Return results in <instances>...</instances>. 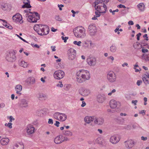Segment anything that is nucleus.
<instances>
[{
    "label": "nucleus",
    "mask_w": 149,
    "mask_h": 149,
    "mask_svg": "<svg viewBox=\"0 0 149 149\" xmlns=\"http://www.w3.org/2000/svg\"><path fill=\"white\" fill-rule=\"evenodd\" d=\"M46 33H42L40 31L38 30L37 31L38 33V35H40V36H43V35H47L49 33V28H47L46 29Z\"/></svg>",
    "instance_id": "nucleus-27"
},
{
    "label": "nucleus",
    "mask_w": 149,
    "mask_h": 149,
    "mask_svg": "<svg viewBox=\"0 0 149 149\" xmlns=\"http://www.w3.org/2000/svg\"><path fill=\"white\" fill-rule=\"evenodd\" d=\"M146 74H144V76L146 77L149 78V73H148L147 72H146Z\"/></svg>",
    "instance_id": "nucleus-64"
},
{
    "label": "nucleus",
    "mask_w": 149,
    "mask_h": 149,
    "mask_svg": "<svg viewBox=\"0 0 149 149\" xmlns=\"http://www.w3.org/2000/svg\"><path fill=\"white\" fill-rule=\"evenodd\" d=\"M140 43L138 42H136L134 43L133 45V47L135 49H140L139 45Z\"/></svg>",
    "instance_id": "nucleus-33"
},
{
    "label": "nucleus",
    "mask_w": 149,
    "mask_h": 149,
    "mask_svg": "<svg viewBox=\"0 0 149 149\" xmlns=\"http://www.w3.org/2000/svg\"><path fill=\"white\" fill-rule=\"evenodd\" d=\"M63 136L61 135H59L56 136L54 139V141L56 144H59L63 142L62 139Z\"/></svg>",
    "instance_id": "nucleus-19"
},
{
    "label": "nucleus",
    "mask_w": 149,
    "mask_h": 149,
    "mask_svg": "<svg viewBox=\"0 0 149 149\" xmlns=\"http://www.w3.org/2000/svg\"><path fill=\"white\" fill-rule=\"evenodd\" d=\"M59 124L60 123L59 122L56 121V123L54 124V125L57 127H58L59 126Z\"/></svg>",
    "instance_id": "nucleus-60"
},
{
    "label": "nucleus",
    "mask_w": 149,
    "mask_h": 149,
    "mask_svg": "<svg viewBox=\"0 0 149 149\" xmlns=\"http://www.w3.org/2000/svg\"><path fill=\"white\" fill-rule=\"evenodd\" d=\"M39 20L38 18H37L34 15H33V23H35L37 22V20Z\"/></svg>",
    "instance_id": "nucleus-45"
},
{
    "label": "nucleus",
    "mask_w": 149,
    "mask_h": 149,
    "mask_svg": "<svg viewBox=\"0 0 149 149\" xmlns=\"http://www.w3.org/2000/svg\"><path fill=\"white\" fill-rule=\"evenodd\" d=\"M37 26H39V29L42 33H46V32H45V31H46V29L47 28H49V27L46 25L40 24V26L38 25Z\"/></svg>",
    "instance_id": "nucleus-21"
},
{
    "label": "nucleus",
    "mask_w": 149,
    "mask_h": 149,
    "mask_svg": "<svg viewBox=\"0 0 149 149\" xmlns=\"http://www.w3.org/2000/svg\"><path fill=\"white\" fill-rule=\"evenodd\" d=\"M94 8L95 10L99 13H105L107 11V6L105 4L103 5V6L101 5L96 6Z\"/></svg>",
    "instance_id": "nucleus-3"
},
{
    "label": "nucleus",
    "mask_w": 149,
    "mask_h": 149,
    "mask_svg": "<svg viewBox=\"0 0 149 149\" xmlns=\"http://www.w3.org/2000/svg\"><path fill=\"white\" fill-rule=\"evenodd\" d=\"M6 60L10 62H14L16 59V57L12 52H10L6 57Z\"/></svg>",
    "instance_id": "nucleus-8"
},
{
    "label": "nucleus",
    "mask_w": 149,
    "mask_h": 149,
    "mask_svg": "<svg viewBox=\"0 0 149 149\" xmlns=\"http://www.w3.org/2000/svg\"><path fill=\"white\" fill-rule=\"evenodd\" d=\"M68 54L69 60H72L76 57V51L73 49L71 48L68 50Z\"/></svg>",
    "instance_id": "nucleus-4"
},
{
    "label": "nucleus",
    "mask_w": 149,
    "mask_h": 149,
    "mask_svg": "<svg viewBox=\"0 0 149 149\" xmlns=\"http://www.w3.org/2000/svg\"><path fill=\"white\" fill-rule=\"evenodd\" d=\"M35 128L33 126L31 125H27V132L28 134L33 133L34 131Z\"/></svg>",
    "instance_id": "nucleus-18"
},
{
    "label": "nucleus",
    "mask_w": 149,
    "mask_h": 149,
    "mask_svg": "<svg viewBox=\"0 0 149 149\" xmlns=\"http://www.w3.org/2000/svg\"><path fill=\"white\" fill-rule=\"evenodd\" d=\"M141 139L142 140H143L144 141H146L147 139V137H144L143 136H142L141 137Z\"/></svg>",
    "instance_id": "nucleus-62"
},
{
    "label": "nucleus",
    "mask_w": 149,
    "mask_h": 149,
    "mask_svg": "<svg viewBox=\"0 0 149 149\" xmlns=\"http://www.w3.org/2000/svg\"><path fill=\"white\" fill-rule=\"evenodd\" d=\"M48 123L49 124H53V121L52 119L49 118V119Z\"/></svg>",
    "instance_id": "nucleus-54"
},
{
    "label": "nucleus",
    "mask_w": 149,
    "mask_h": 149,
    "mask_svg": "<svg viewBox=\"0 0 149 149\" xmlns=\"http://www.w3.org/2000/svg\"><path fill=\"white\" fill-rule=\"evenodd\" d=\"M94 116L89 117L87 116L84 118L85 122L87 123H89L92 121H94Z\"/></svg>",
    "instance_id": "nucleus-22"
},
{
    "label": "nucleus",
    "mask_w": 149,
    "mask_h": 149,
    "mask_svg": "<svg viewBox=\"0 0 149 149\" xmlns=\"http://www.w3.org/2000/svg\"><path fill=\"white\" fill-rule=\"evenodd\" d=\"M88 31L91 36H94L97 31L96 28L94 24H90L88 26Z\"/></svg>",
    "instance_id": "nucleus-2"
},
{
    "label": "nucleus",
    "mask_w": 149,
    "mask_h": 149,
    "mask_svg": "<svg viewBox=\"0 0 149 149\" xmlns=\"http://www.w3.org/2000/svg\"><path fill=\"white\" fill-rule=\"evenodd\" d=\"M31 45H32V46L33 47H36V48H39L40 47L39 45L37 44H34L31 43Z\"/></svg>",
    "instance_id": "nucleus-50"
},
{
    "label": "nucleus",
    "mask_w": 149,
    "mask_h": 149,
    "mask_svg": "<svg viewBox=\"0 0 149 149\" xmlns=\"http://www.w3.org/2000/svg\"><path fill=\"white\" fill-rule=\"evenodd\" d=\"M60 115V113L56 112L54 115V117L56 119L58 120V116Z\"/></svg>",
    "instance_id": "nucleus-40"
},
{
    "label": "nucleus",
    "mask_w": 149,
    "mask_h": 149,
    "mask_svg": "<svg viewBox=\"0 0 149 149\" xmlns=\"http://www.w3.org/2000/svg\"><path fill=\"white\" fill-rule=\"evenodd\" d=\"M146 111L145 110H142L139 112V113L142 114L143 115L145 114Z\"/></svg>",
    "instance_id": "nucleus-55"
},
{
    "label": "nucleus",
    "mask_w": 149,
    "mask_h": 149,
    "mask_svg": "<svg viewBox=\"0 0 149 149\" xmlns=\"http://www.w3.org/2000/svg\"><path fill=\"white\" fill-rule=\"evenodd\" d=\"M106 99V98L105 95H98L97 97V101L101 103L103 102Z\"/></svg>",
    "instance_id": "nucleus-17"
},
{
    "label": "nucleus",
    "mask_w": 149,
    "mask_h": 149,
    "mask_svg": "<svg viewBox=\"0 0 149 149\" xmlns=\"http://www.w3.org/2000/svg\"><path fill=\"white\" fill-rule=\"evenodd\" d=\"M142 81L141 80H138L136 82V84L138 86H139L142 83Z\"/></svg>",
    "instance_id": "nucleus-52"
},
{
    "label": "nucleus",
    "mask_w": 149,
    "mask_h": 149,
    "mask_svg": "<svg viewBox=\"0 0 149 149\" xmlns=\"http://www.w3.org/2000/svg\"><path fill=\"white\" fill-rule=\"evenodd\" d=\"M87 61L89 65L94 66L96 63V59L95 57H91L87 59Z\"/></svg>",
    "instance_id": "nucleus-13"
},
{
    "label": "nucleus",
    "mask_w": 149,
    "mask_h": 149,
    "mask_svg": "<svg viewBox=\"0 0 149 149\" xmlns=\"http://www.w3.org/2000/svg\"><path fill=\"white\" fill-rule=\"evenodd\" d=\"M107 77L108 80L111 82L115 81L116 79V75L113 72H108Z\"/></svg>",
    "instance_id": "nucleus-7"
},
{
    "label": "nucleus",
    "mask_w": 149,
    "mask_h": 149,
    "mask_svg": "<svg viewBox=\"0 0 149 149\" xmlns=\"http://www.w3.org/2000/svg\"><path fill=\"white\" fill-rule=\"evenodd\" d=\"M142 80L146 85L148 83V80L147 79V77L145 76H143Z\"/></svg>",
    "instance_id": "nucleus-37"
},
{
    "label": "nucleus",
    "mask_w": 149,
    "mask_h": 149,
    "mask_svg": "<svg viewBox=\"0 0 149 149\" xmlns=\"http://www.w3.org/2000/svg\"><path fill=\"white\" fill-rule=\"evenodd\" d=\"M73 32L75 36L77 38H82L86 36L85 29L82 26H79L75 28Z\"/></svg>",
    "instance_id": "nucleus-1"
},
{
    "label": "nucleus",
    "mask_w": 149,
    "mask_h": 149,
    "mask_svg": "<svg viewBox=\"0 0 149 149\" xmlns=\"http://www.w3.org/2000/svg\"><path fill=\"white\" fill-rule=\"evenodd\" d=\"M94 122L98 125H102L104 122V120L102 118H96L94 116Z\"/></svg>",
    "instance_id": "nucleus-14"
},
{
    "label": "nucleus",
    "mask_w": 149,
    "mask_h": 149,
    "mask_svg": "<svg viewBox=\"0 0 149 149\" xmlns=\"http://www.w3.org/2000/svg\"><path fill=\"white\" fill-rule=\"evenodd\" d=\"M138 101L137 100H133L132 101V103L134 105H136V103Z\"/></svg>",
    "instance_id": "nucleus-61"
},
{
    "label": "nucleus",
    "mask_w": 149,
    "mask_h": 149,
    "mask_svg": "<svg viewBox=\"0 0 149 149\" xmlns=\"http://www.w3.org/2000/svg\"><path fill=\"white\" fill-rule=\"evenodd\" d=\"M137 7L141 11H143L145 9V5L143 3H139L137 5Z\"/></svg>",
    "instance_id": "nucleus-26"
},
{
    "label": "nucleus",
    "mask_w": 149,
    "mask_h": 149,
    "mask_svg": "<svg viewBox=\"0 0 149 149\" xmlns=\"http://www.w3.org/2000/svg\"><path fill=\"white\" fill-rule=\"evenodd\" d=\"M12 19L13 21L15 22H19L20 23L23 22L22 17L19 13H17L13 16Z\"/></svg>",
    "instance_id": "nucleus-9"
},
{
    "label": "nucleus",
    "mask_w": 149,
    "mask_h": 149,
    "mask_svg": "<svg viewBox=\"0 0 149 149\" xmlns=\"http://www.w3.org/2000/svg\"><path fill=\"white\" fill-rule=\"evenodd\" d=\"M141 51L143 53H145L146 52H148V50L147 49L143 48Z\"/></svg>",
    "instance_id": "nucleus-59"
},
{
    "label": "nucleus",
    "mask_w": 149,
    "mask_h": 149,
    "mask_svg": "<svg viewBox=\"0 0 149 149\" xmlns=\"http://www.w3.org/2000/svg\"><path fill=\"white\" fill-rule=\"evenodd\" d=\"M65 73L62 70H58L56 71L54 74V78L57 79H62L64 76Z\"/></svg>",
    "instance_id": "nucleus-5"
},
{
    "label": "nucleus",
    "mask_w": 149,
    "mask_h": 149,
    "mask_svg": "<svg viewBox=\"0 0 149 149\" xmlns=\"http://www.w3.org/2000/svg\"><path fill=\"white\" fill-rule=\"evenodd\" d=\"M15 88L16 91H22V87L21 85L18 84L16 86Z\"/></svg>",
    "instance_id": "nucleus-35"
},
{
    "label": "nucleus",
    "mask_w": 149,
    "mask_h": 149,
    "mask_svg": "<svg viewBox=\"0 0 149 149\" xmlns=\"http://www.w3.org/2000/svg\"><path fill=\"white\" fill-rule=\"evenodd\" d=\"M33 13L35 14V17L37 18H38V19H39L40 17L39 14L37 12H34Z\"/></svg>",
    "instance_id": "nucleus-46"
},
{
    "label": "nucleus",
    "mask_w": 149,
    "mask_h": 149,
    "mask_svg": "<svg viewBox=\"0 0 149 149\" xmlns=\"http://www.w3.org/2000/svg\"><path fill=\"white\" fill-rule=\"evenodd\" d=\"M120 140L119 136H111L110 139V141L112 144H116L118 143Z\"/></svg>",
    "instance_id": "nucleus-12"
},
{
    "label": "nucleus",
    "mask_w": 149,
    "mask_h": 149,
    "mask_svg": "<svg viewBox=\"0 0 149 149\" xmlns=\"http://www.w3.org/2000/svg\"><path fill=\"white\" fill-rule=\"evenodd\" d=\"M73 43L74 44L77 45L79 46H81V41L77 42L76 41H75L73 42Z\"/></svg>",
    "instance_id": "nucleus-43"
},
{
    "label": "nucleus",
    "mask_w": 149,
    "mask_h": 149,
    "mask_svg": "<svg viewBox=\"0 0 149 149\" xmlns=\"http://www.w3.org/2000/svg\"><path fill=\"white\" fill-rule=\"evenodd\" d=\"M110 105L112 109L115 108L117 105L116 101L113 100H111L110 102Z\"/></svg>",
    "instance_id": "nucleus-24"
},
{
    "label": "nucleus",
    "mask_w": 149,
    "mask_h": 149,
    "mask_svg": "<svg viewBox=\"0 0 149 149\" xmlns=\"http://www.w3.org/2000/svg\"><path fill=\"white\" fill-rule=\"evenodd\" d=\"M29 80L30 81H29V80H27L26 82L28 83L29 82V83H32V84L34 83L35 82V79L33 78H29V79H28V80Z\"/></svg>",
    "instance_id": "nucleus-41"
},
{
    "label": "nucleus",
    "mask_w": 149,
    "mask_h": 149,
    "mask_svg": "<svg viewBox=\"0 0 149 149\" xmlns=\"http://www.w3.org/2000/svg\"><path fill=\"white\" fill-rule=\"evenodd\" d=\"M24 146L23 144L22 145L20 144L19 145L16 144L13 148L14 149H24Z\"/></svg>",
    "instance_id": "nucleus-28"
},
{
    "label": "nucleus",
    "mask_w": 149,
    "mask_h": 149,
    "mask_svg": "<svg viewBox=\"0 0 149 149\" xmlns=\"http://www.w3.org/2000/svg\"><path fill=\"white\" fill-rule=\"evenodd\" d=\"M19 63L20 66L24 68L26 67L28 65L27 62H26L23 61H21L19 62Z\"/></svg>",
    "instance_id": "nucleus-31"
},
{
    "label": "nucleus",
    "mask_w": 149,
    "mask_h": 149,
    "mask_svg": "<svg viewBox=\"0 0 149 149\" xmlns=\"http://www.w3.org/2000/svg\"><path fill=\"white\" fill-rule=\"evenodd\" d=\"M81 93V95L83 96H86L90 93V91L89 90L84 88H81L80 90V93Z\"/></svg>",
    "instance_id": "nucleus-16"
},
{
    "label": "nucleus",
    "mask_w": 149,
    "mask_h": 149,
    "mask_svg": "<svg viewBox=\"0 0 149 149\" xmlns=\"http://www.w3.org/2000/svg\"><path fill=\"white\" fill-rule=\"evenodd\" d=\"M98 13V12L97 11H95V13L96 15V17H98L100 16V13Z\"/></svg>",
    "instance_id": "nucleus-57"
},
{
    "label": "nucleus",
    "mask_w": 149,
    "mask_h": 149,
    "mask_svg": "<svg viewBox=\"0 0 149 149\" xmlns=\"http://www.w3.org/2000/svg\"><path fill=\"white\" fill-rule=\"evenodd\" d=\"M26 1V2H24V1H23V3L24 4L22 6V8H31V6L30 5V1L29 0H27Z\"/></svg>",
    "instance_id": "nucleus-20"
},
{
    "label": "nucleus",
    "mask_w": 149,
    "mask_h": 149,
    "mask_svg": "<svg viewBox=\"0 0 149 149\" xmlns=\"http://www.w3.org/2000/svg\"><path fill=\"white\" fill-rule=\"evenodd\" d=\"M145 41L144 40H142L141 41V42L140 43L141 44H143V46L145 47L148 45L147 43H144Z\"/></svg>",
    "instance_id": "nucleus-51"
},
{
    "label": "nucleus",
    "mask_w": 149,
    "mask_h": 149,
    "mask_svg": "<svg viewBox=\"0 0 149 149\" xmlns=\"http://www.w3.org/2000/svg\"><path fill=\"white\" fill-rule=\"evenodd\" d=\"M62 139L63 140V142L64 141H68L69 140V139L67 138L66 136H63Z\"/></svg>",
    "instance_id": "nucleus-48"
},
{
    "label": "nucleus",
    "mask_w": 149,
    "mask_h": 149,
    "mask_svg": "<svg viewBox=\"0 0 149 149\" xmlns=\"http://www.w3.org/2000/svg\"><path fill=\"white\" fill-rule=\"evenodd\" d=\"M58 7L59 8V10H62V8L61 7H63L64 6V5L63 4H61V5L58 4Z\"/></svg>",
    "instance_id": "nucleus-56"
},
{
    "label": "nucleus",
    "mask_w": 149,
    "mask_h": 149,
    "mask_svg": "<svg viewBox=\"0 0 149 149\" xmlns=\"http://www.w3.org/2000/svg\"><path fill=\"white\" fill-rule=\"evenodd\" d=\"M125 147L128 149L132 148L135 145V142L134 141L130 139L125 141Z\"/></svg>",
    "instance_id": "nucleus-10"
},
{
    "label": "nucleus",
    "mask_w": 149,
    "mask_h": 149,
    "mask_svg": "<svg viewBox=\"0 0 149 149\" xmlns=\"http://www.w3.org/2000/svg\"><path fill=\"white\" fill-rule=\"evenodd\" d=\"M78 73H77V77L76 79H77V81L79 83H81L82 82H83L85 81L82 78H80V76H81V75H78L77 74Z\"/></svg>",
    "instance_id": "nucleus-32"
},
{
    "label": "nucleus",
    "mask_w": 149,
    "mask_h": 149,
    "mask_svg": "<svg viewBox=\"0 0 149 149\" xmlns=\"http://www.w3.org/2000/svg\"><path fill=\"white\" fill-rule=\"evenodd\" d=\"M16 35L17 37H18L21 40L24 42L26 43H28V42L27 41H26L25 40L23 39L22 37L19 36L18 35L16 34Z\"/></svg>",
    "instance_id": "nucleus-49"
},
{
    "label": "nucleus",
    "mask_w": 149,
    "mask_h": 149,
    "mask_svg": "<svg viewBox=\"0 0 149 149\" xmlns=\"http://www.w3.org/2000/svg\"><path fill=\"white\" fill-rule=\"evenodd\" d=\"M38 97L40 100H45L46 99L47 97L46 95L44 94L39 93L38 94Z\"/></svg>",
    "instance_id": "nucleus-25"
},
{
    "label": "nucleus",
    "mask_w": 149,
    "mask_h": 149,
    "mask_svg": "<svg viewBox=\"0 0 149 149\" xmlns=\"http://www.w3.org/2000/svg\"><path fill=\"white\" fill-rule=\"evenodd\" d=\"M59 83H60V84H57L56 85V86L58 87H62L63 86V84H62V82L60 81L59 82Z\"/></svg>",
    "instance_id": "nucleus-53"
},
{
    "label": "nucleus",
    "mask_w": 149,
    "mask_h": 149,
    "mask_svg": "<svg viewBox=\"0 0 149 149\" xmlns=\"http://www.w3.org/2000/svg\"><path fill=\"white\" fill-rule=\"evenodd\" d=\"M12 123H5V125L6 126L10 128H12Z\"/></svg>",
    "instance_id": "nucleus-44"
},
{
    "label": "nucleus",
    "mask_w": 149,
    "mask_h": 149,
    "mask_svg": "<svg viewBox=\"0 0 149 149\" xmlns=\"http://www.w3.org/2000/svg\"><path fill=\"white\" fill-rule=\"evenodd\" d=\"M55 19L56 20L60 22L62 20V19L60 18L58 15H56L55 17Z\"/></svg>",
    "instance_id": "nucleus-42"
},
{
    "label": "nucleus",
    "mask_w": 149,
    "mask_h": 149,
    "mask_svg": "<svg viewBox=\"0 0 149 149\" xmlns=\"http://www.w3.org/2000/svg\"><path fill=\"white\" fill-rule=\"evenodd\" d=\"M62 115V116H60V119L61 120H62V121H65L67 118V115L65 113H60V115Z\"/></svg>",
    "instance_id": "nucleus-29"
},
{
    "label": "nucleus",
    "mask_w": 149,
    "mask_h": 149,
    "mask_svg": "<svg viewBox=\"0 0 149 149\" xmlns=\"http://www.w3.org/2000/svg\"><path fill=\"white\" fill-rule=\"evenodd\" d=\"M80 75L83 79L85 80H89L90 78V75L89 72L86 70L80 71Z\"/></svg>",
    "instance_id": "nucleus-6"
},
{
    "label": "nucleus",
    "mask_w": 149,
    "mask_h": 149,
    "mask_svg": "<svg viewBox=\"0 0 149 149\" xmlns=\"http://www.w3.org/2000/svg\"><path fill=\"white\" fill-rule=\"evenodd\" d=\"M62 39L64 40V42H67V40L68 39V37H64L63 36L61 37Z\"/></svg>",
    "instance_id": "nucleus-47"
},
{
    "label": "nucleus",
    "mask_w": 149,
    "mask_h": 149,
    "mask_svg": "<svg viewBox=\"0 0 149 149\" xmlns=\"http://www.w3.org/2000/svg\"><path fill=\"white\" fill-rule=\"evenodd\" d=\"M63 1L66 4H68L70 2V0H63Z\"/></svg>",
    "instance_id": "nucleus-58"
},
{
    "label": "nucleus",
    "mask_w": 149,
    "mask_h": 149,
    "mask_svg": "<svg viewBox=\"0 0 149 149\" xmlns=\"http://www.w3.org/2000/svg\"><path fill=\"white\" fill-rule=\"evenodd\" d=\"M63 134L68 136H71L72 135V133L69 131L64 130L63 131Z\"/></svg>",
    "instance_id": "nucleus-30"
},
{
    "label": "nucleus",
    "mask_w": 149,
    "mask_h": 149,
    "mask_svg": "<svg viewBox=\"0 0 149 149\" xmlns=\"http://www.w3.org/2000/svg\"><path fill=\"white\" fill-rule=\"evenodd\" d=\"M9 141V139L8 138H3L0 140V143L2 145H6Z\"/></svg>",
    "instance_id": "nucleus-23"
},
{
    "label": "nucleus",
    "mask_w": 149,
    "mask_h": 149,
    "mask_svg": "<svg viewBox=\"0 0 149 149\" xmlns=\"http://www.w3.org/2000/svg\"><path fill=\"white\" fill-rule=\"evenodd\" d=\"M116 49V47L115 46H111L110 47V50L112 52H115Z\"/></svg>",
    "instance_id": "nucleus-36"
},
{
    "label": "nucleus",
    "mask_w": 149,
    "mask_h": 149,
    "mask_svg": "<svg viewBox=\"0 0 149 149\" xmlns=\"http://www.w3.org/2000/svg\"><path fill=\"white\" fill-rule=\"evenodd\" d=\"M109 0H96L94 2V6L95 7L96 6H98V5L101 4L102 5L107 4L109 1Z\"/></svg>",
    "instance_id": "nucleus-15"
},
{
    "label": "nucleus",
    "mask_w": 149,
    "mask_h": 149,
    "mask_svg": "<svg viewBox=\"0 0 149 149\" xmlns=\"http://www.w3.org/2000/svg\"><path fill=\"white\" fill-rule=\"evenodd\" d=\"M103 140L100 137L97 138L95 140V142L97 143L100 145H102V144Z\"/></svg>",
    "instance_id": "nucleus-34"
},
{
    "label": "nucleus",
    "mask_w": 149,
    "mask_h": 149,
    "mask_svg": "<svg viewBox=\"0 0 149 149\" xmlns=\"http://www.w3.org/2000/svg\"><path fill=\"white\" fill-rule=\"evenodd\" d=\"M118 7L119 8H126V7L125 6H124V5H122L121 4H120L119 5H118Z\"/></svg>",
    "instance_id": "nucleus-63"
},
{
    "label": "nucleus",
    "mask_w": 149,
    "mask_h": 149,
    "mask_svg": "<svg viewBox=\"0 0 149 149\" xmlns=\"http://www.w3.org/2000/svg\"><path fill=\"white\" fill-rule=\"evenodd\" d=\"M18 104L22 108L27 107H28V101L24 99H22L20 100Z\"/></svg>",
    "instance_id": "nucleus-11"
},
{
    "label": "nucleus",
    "mask_w": 149,
    "mask_h": 149,
    "mask_svg": "<svg viewBox=\"0 0 149 149\" xmlns=\"http://www.w3.org/2000/svg\"><path fill=\"white\" fill-rule=\"evenodd\" d=\"M33 17V15H30L28 16V17L27 19V20L28 22H32Z\"/></svg>",
    "instance_id": "nucleus-38"
},
{
    "label": "nucleus",
    "mask_w": 149,
    "mask_h": 149,
    "mask_svg": "<svg viewBox=\"0 0 149 149\" xmlns=\"http://www.w3.org/2000/svg\"><path fill=\"white\" fill-rule=\"evenodd\" d=\"M142 57L144 58L145 61H149V56L148 55H145L144 54H143Z\"/></svg>",
    "instance_id": "nucleus-39"
}]
</instances>
